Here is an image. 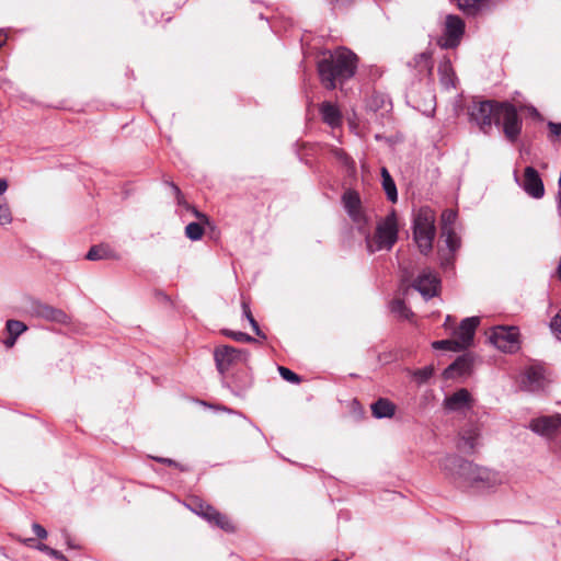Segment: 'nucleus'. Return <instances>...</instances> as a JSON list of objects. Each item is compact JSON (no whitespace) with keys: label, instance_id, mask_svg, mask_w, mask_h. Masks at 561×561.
I'll use <instances>...</instances> for the list:
<instances>
[{"label":"nucleus","instance_id":"nucleus-6","mask_svg":"<svg viewBox=\"0 0 561 561\" xmlns=\"http://www.w3.org/2000/svg\"><path fill=\"white\" fill-rule=\"evenodd\" d=\"M341 203L357 230L366 233L370 229L373 218L364 207L359 193L352 188L345 190L341 196Z\"/></svg>","mask_w":561,"mask_h":561},{"label":"nucleus","instance_id":"nucleus-37","mask_svg":"<svg viewBox=\"0 0 561 561\" xmlns=\"http://www.w3.org/2000/svg\"><path fill=\"white\" fill-rule=\"evenodd\" d=\"M434 368L432 366H425L421 369H416L413 373L414 378L417 382L423 383L426 382L433 375Z\"/></svg>","mask_w":561,"mask_h":561},{"label":"nucleus","instance_id":"nucleus-9","mask_svg":"<svg viewBox=\"0 0 561 561\" xmlns=\"http://www.w3.org/2000/svg\"><path fill=\"white\" fill-rule=\"evenodd\" d=\"M490 342L504 353H515L519 350V331L516 327H494L489 336Z\"/></svg>","mask_w":561,"mask_h":561},{"label":"nucleus","instance_id":"nucleus-1","mask_svg":"<svg viewBox=\"0 0 561 561\" xmlns=\"http://www.w3.org/2000/svg\"><path fill=\"white\" fill-rule=\"evenodd\" d=\"M438 466L446 477L460 486L489 490L502 483V477L497 472L479 467L456 455H446L439 459Z\"/></svg>","mask_w":561,"mask_h":561},{"label":"nucleus","instance_id":"nucleus-19","mask_svg":"<svg viewBox=\"0 0 561 561\" xmlns=\"http://www.w3.org/2000/svg\"><path fill=\"white\" fill-rule=\"evenodd\" d=\"M473 365V358L470 354H463L459 356L454 363H451L445 370V378H456L470 373Z\"/></svg>","mask_w":561,"mask_h":561},{"label":"nucleus","instance_id":"nucleus-10","mask_svg":"<svg viewBox=\"0 0 561 561\" xmlns=\"http://www.w3.org/2000/svg\"><path fill=\"white\" fill-rule=\"evenodd\" d=\"M190 508L196 515L206 519L209 524L217 526L227 533L234 531V526L229 520V518L226 515L218 512L211 505L196 499L192 501V503L190 504Z\"/></svg>","mask_w":561,"mask_h":561},{"label":"nucleus","instance_id":"nucleus-7","mask_svg":"<svg viewBox=\"0 0 561 561\" xmlns=\"http://www.w3.org/2000/svg\"><path fill=\"white\" fill-rule=\"evenodd\" d=\"M501 103L489 100L472 102L468 107L470 122L476 124L483 134H489L493 124L496 125Z\"/></svg>","mask_w":561,"mask_h":561},{"label":"nucleus","instance_id":"nucleus-41","mask_svg":"<svg viewBox=\"0 0 561 561\" xmlns=\"http://www.w3.org/2000/svg\"><path fill=\"white\" fill-rule=\"evenodd\" d=\"M154 459L157 461L161 462V463H164V465H168V466H174V467L179 468L182 471L186 470V468L184 466L178 463L176 461H174L171 458L156 457Z\"/></svg>","mask_w":561,"mask_h":561},{"label":"nucleus","instance_id":"nucleus-13","mask_svg":"<svg viewBox=\"0 0 561 561\" xmlns=\"http://www.w3.org/2000/svg\"><path fill=\"white\" fill-rule=\"evenodd\" d=\"M247 356V351L238 350L228 345L217 347L214 352L216 367L220 375H224L233 363L245 360Z\"/></svg>","mask_w":561,"mask_h":561},{"label":"nucleus","instance_id":"nucleus-36","mask_svg":"<svg viewBox=\"0 0 561 561\" xmlns=\"http://www.w3.org/2000/svg\"><path fill=\"white\" fill-rule=\"evenodd\" d=\"M35 549H37L42 552H45L46 554H48L49 557H51L56 560L68 561V559L60 551L53 549L45 543H36Z\"/></svg>","mask_w":561,"mask_h":561},{"label":"nucleus","instance_id":"nucleus-40","mask_svg":"<svg viewBox=\"0 0 561 561\" xmlns=\"http://www.w3.org/2000/svg\"><path fill=\"white\" fill-rule=\"evenodd\" d=\"M550 328L557 337L561 340V310L551 319Z\"/></svg>","mask_w":561,"mask_h":561},{"label":"nucleus","instance_id":"nucleus-22","mask_svg":"<svg viewBox=\"0 0 561 561\" xmlns=\"http://www.w3.org/2000/svg\"><path fill=\"white\" fill-rule=\"evenodd\" d=\"M411 65L416 69L421 78L432 75L433 61L430 53L424 51L416 55L411 61Z\"/></svg>","mask_w":561,"mask_h":561},{"label":"nucleus","instance_id":"nucleus-23","mask_svg":"<svg viewBox=\"0 0 561 561\" xmlns=\"http://www.w3.org/2000/svg\"><path fill=\"white\" fill-rule=\"evenodd\" d=\"M396 405L388 399L380 398L371 404V413L376 419H386L393 416Z\"/></svg>","mask_w":561,"mask_h":561},{"label":"nucleus","instance_id":"nucleus-31","mask_svg":"<svg viewBox=\"0 0 561 561\" xmlns=\"http://www.w3.org/2000/svg\"><path fill=\"white\" fill-rule=\"evenodd\" d=\"M170 187L173 192V194L175 195V198L178 201V204L179 205H183L186 207V209H191L193 211V214L198 218V219H203V220H207V217L199 213L196 208L194 207H191L185 201H184V196L182 195L180 188L175 185V184H170Z\"/></svg>","mask_w":561,"mask_h":561},{"label":"nucleus","instance_id":"nucleus-16","mask_svg":"<svg viewBox=\"0 0 561 561\" xmlns=\"http://www.w3.org/2000/svg\"><path fill=\"white\" fill-rule=\"evenodd\" d=\"M561 426V415H543L533 419L529 428L540 436H551Z\"/></svg>","mask_w":561,"mask_h":561},{"label":"nucleus","instance_id":"nucleus-11","mask_svg":"<svg viewBox=\"0 0 561 561\" xmlns=\"http://www.w3.org/2000/svg\"><path fill=\"white\" fill-rule=\"evenodd\" d=\"M412 287L417 290L425 300L438 295L440 289V278L432 268H424L414 279Z\"/></svg>","mask_w":561,"mask_h":561},{"label":"nucleus","instance_id":"nucleus-17","mask_svg":"<svg viewBox=\"0 0 561 561\" xmlns=\"http://www.w3.org/2000/svg\"><path fill=\"white\" fill-rule=\"evenodd\" d=\"M28 312L32 317L42 318L48 321H55L59 323H65L67 321V314L62 310L56 309L39 301H33Z\"/></svg>","mask_w":561,"mask_h":561},{"label":"nucleus","instance_id":"nucleus-38","mask_svg":"<svg viewBox=\"0 0 561 561\" xmlns=\"http://www.w3.org/2000/svg\"><path fill=\"white\" fill-rule=\"evenodd\" d=\"M278 373L288 382L299 383L301 381V378L296 373L284 366H278Z\"/></svg>","mask_w":561,"mask_h":561},{"label":"nucleus","instance_id":"nucleus-48","mask_svg":"<svg viewBox=\"0 0 561 561\" xmlns=\"http://www.w3.org/2000/svg\"><path fill=\"white\" fill-rule=\"evenodd\" d=\"M550 131L556 136H561V123H549Z\"/></svg>","mask_w":561,"mask_h":561},{"label":"nucleus","instance_id":"nucleus-28","mask_svg":"<svg viewBox=\"0 0 561 561\" xmlns=\"http://www.w3.org/2000/svg\"><path fill=\"white\" fill-rule=\"evenodd\" d=\"M111 256L112 251L110 248L102 244L92 247L85 255V257L90 261L110 259Z\"/></svg>","mask_w":561,"mask_h":561},{"label":"nucleus","instance_id":"nucleus-30","mask_svg":"<svg viewBox=\"0 0 561 561\" xmlns=\"http://www.w3.org/2000/svg\"><path fill=\"white\" fill-rule=\"evenodd\" d=\"M457 217H458V214L456 210L454 209H445L443 213H442V217H440V221H442V227H440V230L442 231H445L446 230H454V225L457 220Z\"/></svg>","mask_w":561,"mask_h":561},{"label":"nucleus","instance_id":"nucleus-27","mask_svg":"<svg viewBox=\"0 0 561 561\" xmlns=\"http://www.w3.org/2000/svg\"><path fill=\"white\" fill-rule=\"evenodd\" d=\"M390 310L398 318L404 320H408L413 316V312L410 310V308L407 307L405 302L400 298L393 299L390 302Z\"/></svg>","mask_w":561,"mask_h":561},{"label":"nucleus","instance_id":"nucleus-50","mask_svg":"<svg viewBox=\"0 0 561 561\" xmlns=\"http://www.w3.org/2000/svg\"><path fill=\"white\" fill-rule=\"evenodd\" d=\"M8 188V182L4 179H0V195H2Z\"/></svg>","mask_w":561,"mask_h":561},{"label":"nucleus","instance_id":"nucleus-15","mask_svg":"<svg viewBox=\"0 0 561 561\" xmlns=\"http://www.w3.org/2000/svg\"><path fill=\"white\" fill-rule=\"evenodd\" d=\"M479 324V317H469L460 322L459 328L454 334L461 351L468 348L472 344L474 333Z\"/></svg>","mask_w":561,"mask_h":561},{"label":"nucleus","instance_id":"nucleus-21","mask_svg":"<svg viewBox=\"0 0 561 561\" xmlns=\"http://www.w3.org/2000/svg\"><path fill=\"white\" fill-rule=\"evenodd\" d=\"M320 114L325 124L336 128L342 124V114L340 110L330 102H323L320 106Z\"/></svg>","mask_w":561,"mask_h":561},{"label":"nucleus","instance_id":"nucleus-45","mask_svg":"<svg viewBox=\"0 0 561 561\" xmlns=\"http://www.w3.org/2000/svg\"><path fill=\"white\" fill-rule=\"evenodd\" d=\"M250 325L252 327L254 333L259 336H262L265 339V335L262 333L260 327H259V323L256 322V320L254 319V317H251L250 319H248Z\"/></svg>","mask_w":561,"mask_h":561},{"label":"nucleus","instance_id":"nucleus-8","mask_svg":"<svg viewBox=\"0 0 561 561\" xmlns=\"http://www.w3.org/2000/svg\"><path fill=\"white\" fill-rule=\"evenodd\" d=\"M502 125L503 133L510 141H515L522 131V121L518 116L516 107L508 103L502 102L497 112L496 126Z\"/></svg>","mask_w":561,"mask_h":561},{"label":"nucleus","instance_id":"nucleus-34","mask_svg":"<svg viewBox=\"0 0 561 561\" xmlns=\"http://www.w3.org/2000/svg\"><path fill=\"white\" fill-rule=\"evenodd\" d=\"M204 229L198 222H190L185 227V236L192 241H197L203 237Z\"/></svg>","mask_w":561,"mask_h":561},{"label":"nucleus","instance_id":"nucleus-47","mask_svg":"<svg viewBox=\"0 0 561 561\" xmlns=\"http://www.w3.org/2000/svg\"><path fill=\"white\" fill-rule=\"evenodd\" d=\"M250 325L252 327L254 333L259 336H262L265 339V335L262 333L260 327H259V323L256 322V320L254 319V317H251L250 319H248Z\"/></svg>","mask_w":561,"mask_h":561},{"label":"nucleus","instance_id":"nucleus-3","mask_svg":"<svg viewBox=\"0 0 561 561\" xmlns=\"http://www.w3.org/2000/svg\"><path fill=\"white\" fill-rule=\"evenodd\" d=\"M357 67V57L346 48H337L324 54L318 61V72L321 83L328 90H333L336 83H343L352 78Z\"/></svg>","mask_w":561,"mask_h":561},{"label":"nucleus","instance_id":"nucleus-49","mask_svg":"<svg viewBox=\"0 0 561 561\" xmlns=\"http://www.w3.org/2000/svg\"><path fill=\"white\" fill-rule=\"evenodd\" d=\"M16 342V337L9 335L4 341L3 344L5 347L10 348L12 347Z\"/></svg>","mask_w":561,"mask_h":561},{"label":"nucleus","instance_id":"nucleus-4","mask_svg":"<svg viewBox=\"0 0 561 561\" xmlns=\"http://www.w3.org/2000/svg\"><path fill=\"white\" fill-rule=\"evenodd\" d=\"M398 232L397 215L394 211H391L377 222L374 234L369 233V229L366 233H363L367 251L375 253L382 250H391L398 240Z\"/></svg>","mask_w":561,"mask_h":561},{"label":"nucleus","instance_id":"nucleus-29","mask_svg":"<svg viewBox=\"0 0 561 561\" xmlns=\"http://www.w3.org/2000/svg\"><path fill=\"white\" fill-rule=\"evenodd\" d=\"M442 237L445 238V243L450 253H455L461 245L460 237L454 230L442 231Z\"/></svg>","mask_w":561,"mask_h":561},{"label":"nucleus","instance_id":"nucleus-5","mask_svg":"<svg viewBox=\"0 0 561 561\" xmlns=\"http://www.w3.org/2000/svg\"><path fill=\"white\" fill-rule=\"evenodd\" d=\"M435 213L430 207H421L413 217V240L424 255L431 253L436 236Z\"/></svg>","mask_w":561,"mask_h":561},{"label":"nucleus","instance_id":"nucleus-18","mask_svg":"<svg viewBox=\"0 0 561 561\" xmlns=\"http://www.w3.org/2000/svg\"><path fill=\"white\" fill-rule=\"evenodd\" d=\"M543 369L540 366H530L526 368L522 380L523 387L527 391H539L545 387Z\"/></svg>","mask_w":561,"mask_h":561},{"label":"nucleus","instance_id":"nucleus-32","mask_svg":"<svg viewBox=\"0 0 561 561\" xmlns=\"http://www.w3.org/2000/svg\"><path fill=\"white\" fill-rule=\"evenodd\" d=\"M5 329L9 335L19 337L22 333L27 330V327L19 320H8L5 323Z\"/></svg>","mask_w":561,"mask_h":561},{"label":"nucleus","instance_id":"nucleus-54","mask_svg":"<svg viewBox=\"0 0 561 561\" xmlns=\"http://www.w3.org/2000/svg\"><path fill=\"white\" fill-rule=\"evenodd\" d=\"M67 546L70 548V549H75L77 548L70 540H67Z\"/></svg>","mask_w":561,"mask_h":561},{"label":"nucleus","instance_id":"nucleus-56","mask_svg":"<svg viewBox=\"0 0 561 561\" xmlns=\"http://www.w3.org/2000/svg\"><path fill=\"white\" fill-rule=\"evenodd\" d=\"M450 320H451V317H450V316H447V318H446V322H445V325H447V323H450Z\"/></svg>","mask_w":561,"mask_h":561},{"label":"nucleus","instance_id":"nucleus-42","mask_svg":"<svg viewBox=\"0 0 561 561\" xmlns=\"http://www.w3.org/2000/svg\"><path fill=\"white\" fill-rule=\"evenodd\" d=\"M32 530L41 539H45L47 537L46 529L42 525H39L37 523H34L32 525Z\"/></svg>","mask_w":561,"mask_h":561},{"label":"nucleus","instance_id":"nucleus-33","mask_svg":"<svg viewBox=\"0 0 561 561\" xmlns=\"http://www.w3.org/2000/svg\"><path fill=\"white\" fill-rule=\"evenodd\" d=\"M433 348L435 350H445V351H451V352H460L459 344L454 339H447V340H440L435 341L432 343Z\"/></svg>","mask_w":561,"mask_h":561},{"label":"nucleus","instance_id":"nucleus-43","mask_svg":"<svg viewBox=\"0 0 561 561\" xmlns=\"http://www.w3.org/2000/svg\"><path fill=\"white\" fill-rule=\"evenodd\" d=\"M333 154L339 160H341L344 164H348L351 162V159L348 158L346 152H344L342 149H339V148L333 149Z\"/></svg>","mask_w":561,"mask_h":561},{"label":"nucleus","instance_id":"nucleus-53","mask_svg":"<svg viewBox=\"0 0 561 561\" xmlns=\"http://www.w3.org/2000/svg\"><path fill=\"white\" fill-rule=\"evenodd\" d=\"M0 556H2L5 559H10V556H9V553L7 551V548L3 547V546H0Z\"/></svg>","mask_w":561,"mask_h":561},{"label":"nucleus","instance_id":"nucleus-12","mask_svg":"<svg viewBox=\"0 0 561 561\" xmlns=\"http://www.w3.org/2000/svg\"><path fill=\"white\" fill-rule=\"evenodd\" d=\"M463 32V21L457 15H447L444 34L437 43L442 48H455L459 45Z\"/></svg>","mask_w":561,"mask_h":561},{"label":"nucleus","instance_id":"nucleus-35","mask_svg":"<svg viewBox=\"0 0 561 561\" xmlns=\"http://www.w3.org/2000/svg\"><path fill=\"white\" fill-rule=\"evenodd\" d=\"M222 333L237 342L252 343L255 339L241 331L222 330Z\"/></svg>","mask_w":561,"mask_h":561},{"label":"nucleus","instance_id":"nucleus-46","mask_svg":"<svg viewBox=\"0 0 561 561\" xmlns=\"http://www.w3.org/2000/svg\"><path fill=\"white\" fill-rule=\"evenodd\" d=\"M250 325L252 327L254 333L259 336H262L265 339V335L262 333L260 327H259V323L256 322V320L254 319V317H251L250 319H248Z\"/></svg>","mask_w":561,"mask_h":561},{"label":"nucleus","instance_id":"nucleus-25","mask_svg":"<svg viewBox=\"0 0 561 561\" xmlns=\"http://www.w3.org/2000/svg\"><path fill=\"white\" fill-rule=\"evenodd\" d=\"M381 184L382 188L387 195V198L391 203H396L398 201V191L393 179L386 168L381 169Z\"/></svg>","mask_w":561,"mask_h":561},{"label":"nucleus","instance_id":"nucleus-2","mask_svg":"<svg viewBox=\"0 0 561 561\" xmlns=\"http://www.w3.org/2000/svg\"><path fill=\"white\" fill-rule=\"evenodd\" d=\"M438 466L446 477L460 486L489 490L502 483V477L497 472L479 467L456 455H446L439 459Z\"/></svg>","mask_w":561,"mask_h":561},{"label":"nucleus","instance_id":"nucleus-26","mask_svg":"<svg viewBox=\"0 0 561 561\" xmlns=\"http://www.w3.org/2000/svg\"><path fill=\"white\" fill-rule=\"evenodd\" d=\"M479 433L476 428L468 431L465 435H462L458 447L465 451H472L478 445Z\"/></svg>","mask_w":561,"mask_h":561},{"label":"nucleus","instance_id":"nucleus-39","mask_svg":"<svg viewBox=\"0 0 561 561\" xmlns=\"http://www.w3.org/2000/svg\"><path fill=\"white\" fill-rule=\"evenodd\" d=\"M12 221V215L7 204H0V225H9Z\"/></svg>","mask_w":561,"mask_h":561},{"label":"nucleus","instance_id":"nucleus-24","mask_svg":"<svg viewBox=\"0 0 561 561\" xmlns=\"http://www.w3.org/2000/svg\"><path fill=\"white\" fill-rule=\"evenodd\" d=\"M438 75L442 84L446 88H455L456 76L448 59L443 60L438 66Z\"/></svg>","mask_w":561,"mask_h":561},{"label":"nucleus","instance_id":"nucleus-51","mask_svg":"<svg viewBox=\"0 0 561 561\" xmlns=\"http://www.w3.org/2000/svg\"><path fill=\"white\" fill-rule=\"evenodd\" d=\"M19 541H21L22 543H24L26 546H30V547H34L35 548V546H36V545H33L34 539H32V538L19 539Z\"/></svg>","mask_w":561,"mask_h":561},{"label":"nucleus","instance_id":"nucleus-20","mask_svg":"<svg viewBox=\"0 0 561 561\" xmlns=\"http://www.w3.org/2000/svg\"><path fill=\"white\" fill-rule=\"evenodd\" d=\"M470 399L471 396L467 389H459L445 399V408L449 411H461L469 407Z\"/></svg>","mask_w":561,"mask_h":561},{"label":"nucleus","instance_id":"nucleus-55","mask_svg":"<svg viewBox=\"0 0 561 561\" xmlns=\"http://www.w3.org/2000/svg\"><path fill=\"white\" fill-rule=\"evenodd\" d=\"M558 207L559 209H561V195L559 194V197H558Z\"/></svg>","mask_w":561,"mask_h":561},{"label":"nucleus","instance_id":"nucleus-14","mask_svg":"<svg viewBox=\"0 0 561 561\" xmlns=\"http://www.w3.org/2000/svg\"><path fill=\"white\" fill-rule=\"evenodd\" d=\"M515 180L530 197L541 198L545 195L543 182L535 168H525L523 179L519 180L515 174Z\"/></svg>","mask_w":561,"mask_h":561},{"label":"nucleus","instance_id":"nucleus-52","mask_svg":"<svg viewBox=\"0 0 561 561\" xmlns=\"http://www.w3.org/2000/svg\"><path fill=\"white\" fill-rule=\"evenodd\" d=\"M7 42V34L0 30V48L5 44Z\"/></svg>","mask_w":561,"mask_h":561},{"label":"nucleus","instance_id":"nucleus-44","mask_svg":"<svg viewBox=\"0 0 561 561\" xmlns=\"http://www.w3.org/2000/svg\"><path fill=\"white\" fill-rule=\"evenodd\" d=\"M241 308H242V313L247 320L250 319L251 317H253L251 309H250V305L244 298L242 299Z\"/></svg>","mask_w":561,"mask_h":561}]
</instances>
